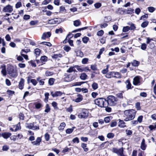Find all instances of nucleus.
<instances>
[{
    "label": "nucleus",
    "instance_id": "27",
    "mask_svg": "<svg viewBox=\"0 0 156 156\" xmlns=\"http://www.w3.org/2000/svg\"><path fill=\"white\" fill-rule=\"evenodd\" d=\"M140 64V62L136 61V60H134L132 62V66H137Z\"/></svg>",
    "mask_w": 156,
    "mask_h": 156
},
{
    "label": "nucleus",
    "instance_id": "18",
    "mask_svg": "<svg viewBox=\"0 0 156 156\" xmlns=\"http://www.w3.org/2000/svg\"><path fill=\"white\" fill-rule=\"evenodd\" d=\"M11 135V133L9 132L3 133L2 134V136L5 139H7Z\"/></svg>",
    "mask_w": 156,
    "mask_h": 156
},
{
    "label": "nucleus",
    "instance_id": "52",
    "mask_svg": "<svg viewBox=\"0 0 156 156\" xmlns=\"http://www.w3.org/2000/svg\"><path fill=\"white\" fill-rule=\"evenodd\" d=\"M30 82L33 84L35 86L37 83V82L36 80L32 79L30 80Z\"/></svg>",
    "mask_w": 156,
    "mask_h": 156
},
{
    "label": "nucleus",
    "instance_id": "54",
    "mask_svg": "<svg viewBox=\"0 0 156 156\" xmlns=\"http://www.w3.org/2000/svg\"><path fill=\"white\" fill-rule=\"evenodd\" d=\"M2 73L4 76H5L6 75V72L5 68H3L1 71Z\"/></svg>",
    "mask_w": 156,
    "mask_h": 156
},
{
    "label": "nucleus",
    "instance_id": "61",
    "mask_svg": "<svg viewBox=\"0 0 156 156\" xmlns=\"http://www.w3.org/2000/svg\"><path fill=\"white\" fill-rule=\"evenodd\" d=\"M51 1V0H45L42 2V4L46 5L49 3Z\"/></svg>",
    "mask_w": 156,
    "mask_h": 156
},
{
    "label": "nucleus",
    "instance_id": "15",
    "mask_svg": "<svg viewBox=\"0 0 156 156\" xmlns=\"http://www.w3.org/2000/svg\"><path fill=\"white\" fill-rule=\"evenodd\" d=\"M51 94L53 97H55L61 95L62 93L60 91H57L54 93L53 92H51Z\"/></svg>",
    "mask_w": 156,
    "mask_h": 156
},
{
    "label": "nucleus",
    "instance_id": "24",
    "mask_svg": "<svg viewBox=\"0 0 156 156\" xmlns=\"http://www.w3.org/2000/svg\"><path fill=\"white\" fill-rule=\"evenodd\" d=\"M148 127L151 131L155 130L156 129V123H155L153 125H150L148 126Z\"/></svg>",
    "mask_w": 156,
    "mask_h": 156
},
{
    "label": "nucleus",
    "instance_id": "8",
    "mask_svg": "<svg viewBox=\"0 0 156 156\" xmlns=\"http://www.w3.org/2000/svg\"><path fill=\"white\" fill-rule=\"evenodd\" d=\"M8 71L9 74L10 76L14 77L16 76V71L13 68H10V69L8 68Z\"/></svg>",
    "mask_w": 156,
    "mask_h": 156
},
{
    "label": "nucleus",
    "instance_id": "4",
    "mask_svg": "<svg viewBox=\"0 0 156 156\" xmlns=\"http://www.w3.org/2000/svg\"><path fill=\"white\" fill-rule=\"evenodd\" d=\"M105 76L107 78H110L112 77H115L116 78H121L119 73L117 72H110L107 73L105 75Z\"/></svg>",
    "mask_w": 156,
    "mask_h": 156
},
{
    "label": "nucleus",
    "instance_id": "60",
    "mask_svg": "<svg viewBox=\"0 0 156 156\" xmlns=\"http://www.w3.org/2000/svg\"><path fill=\"white\" fill-rule=\"evenodd\" d=\"M129 30H134L135 29L136 27L135 26V25L133 23H132L131 24L130 27H129Z\"/></svg>",
    "mask_w": 156,
    "mask_h": 156
},
{
    "label": "nucleus",
    "instance_id": "13",
    "mask_svg": "<svg viewBox=\"0 0 156 156\" xmlns=\"http://www.w3.org/2000/svg\"><path fill=\"white\" fill-rule=\"evenodd\" d=\"M77 98L76 99H73V101L78 103L80 102L83 99V97L81 95L79 94L77 95Z\"/></svg>",
    "mask_w": 156,
    "mask_h": 156
},
{
    "label": "nucleus",
    "instance_id": "12",
    "mask_svg": "<svg viewBox=\"0 0 156 156\" xmlns=\"http://www.w3.org/2000/svg\"><path fill=\"white\" fill-rule=\"evenodd\" d=\"M122 151H123V148H121L119 149H118L115 148H112V151L114 153L117 154L118 155H119L120 153Z\"/></svg>",
    "mask_w": 156,
    "mask_h": 156
},
{
    "label": "nucleus",
    "instance_id": "26",
    "mask_svg": "<svg viewBox=\"0 0 156 156\" xmlns=\"http://www.w3.org/2000/svg\"><path fill=\"white\" fill-rule=\"evenodd\" d=\"M87 145L85 143H82L81 144V146L82 148L83 149L84 151L87 152L88 151V149L87 147Z\"/></svg>",
    "mask_w": 156,
    "mask_h": 156
},
{
    "label": "nucleus",
    "instance_id": "22",
    "mask_svg": "<svg viewBox=\"0 0 156 156\" xmlns=\"http://www.w3.org/2000/svg\"><path fill=\"white\" fill-rule=\"evenodd\" d=\"M125 123L123 121L120 120L119 122V126L120 127L123 128L126 126Z\"/></svg>",
    "mask_w": 156,
    "mask_h": 156
},
{
    "label": "nucleus",
    "instance_id": "47",
    "mask_svg": "<svg viewBox=\"0 0 156 156\" xmlns=\"http://www.w3.org/2000/svg\"><path fill=\"white\" fill-rule=\"evenodd\" d=\"M50 110L49 106L48 104H47L46 106V108L44 110V112H46L48 113L49 112Z\"/></svg>",
    "mask_w": 156,
    "mask_h": 156
},
{
    "label": "nucleus",
    "instance_id": "62",
    "mask_svg": "<svg viewBox=\"0 0 156 156\" xmlns=\"http://www.w3.org/2000/svg\"><path fill=\"white\" fill-rule=\"evenodd\" d=\"M52 106L54 108H55L56 109L58 108V107L57 106V103L55 101H53L52 103Z\"/></svg>",
    "mask_w": 156,
    "mask_h": 156
},
{
    "label": "nucleus",
    "instance_id": "11",
    "mask_svg": "<svg viewBox=\"0 0 156 156\" xmlns=\"http://www.w3.org/2000/svg\"><path fill=\"white\" fill-rule=\"evenodd\" d=\"M51 35V33L50 32L44 33L43 34L41 37V38L42 39L45 40L47 38L50 37Z\"/></svg>",
    "mask_w": 156,
    "mask_h": 156
},
{
    "label": "nucleus",
    "instance_id": "51",
    "mask_svg": "<svg viewBox=\"0 0 156 156\" xmlns=\"http://www.w3.org/2000/svg\"><path fill=\"white\" fill-rule=\"evenodd\" d=\"M114 136V134L112 133H108L107 135V137L109 138H112Z\"/></svg>",
    "mask_w": 156,
    "mask_h": 156
},
{
    "label": "nucleus",
    "instance_id": "48",
    "mask_svg": "<svg viewBox=\"0 0 156 156\" xmlns=\"http://www.w3.org/2000/svg\"><path fill=\"white\" fill-rule=\"evenodd\" d=\"M72 141L74 143H78L79 142V139L77 137H76L73 138Z\"/></svg>",
    "mask_w": 156,
    "mask_h": 156
},
{
    "label": "nucleus",
    "instance_id": "49",
    "mask_svg": "<svg viewBox=\"0 0 156 156\" xmlns=\"http://www.w3.org/2000/svg\"><path fill=\"white\" fill-rule=\"evenodd\" d=\"M147 48V45L145 43H143L141 44V48L143 50H145Z\"/></svg>",
    "mask_w": 156,
    "mask_h": 156
},
{
    "label": "nucleus",
    "instance_id": "33",
    "mask_svg": "<svg viewBox=\"0 0 156 156\" xmlns=\"http://www.w3.org/2000/svg\"><path fill=\"white\" fill-rule=\"evenodd\" d=\"M92 87L94 90H96L98 87V84L95 82L93 83L92 85Z\"/></svg>",
    "mask_w": 156,
    "mask_h": 156
},
{
    "label": "nucleus",
    "instance_id": "10",
    "mask_svg": "<svg viewBox=\"0 0 156 156\" xmlns=\"http://www.w3.org/2000/svg\"><path fill=\"white\" fill-rule=\"evenodd\" d=\"M123 93L124 91H122V92L117 94L116 95L117 98L122 99L123 101L126 102V99L125 97H124L123 95Z\"/></svg>",
    "mask_w": 156,
    "mask_h": 156
},
{
    "label": "nucleus",
    "instance_id": "50",
    "mask_svg": "<svg viewBox=\"0 0 156 156\" xmlns=\"http://www.w3.org/2000/svg\"><path fill=\"white\" fill-rule=\"evenodd\" d=\"M40 44H44L46 45L47 46L49 47L51 46V44L50 43L47 42H43L41 43Z\"/></svg>",
    "mask_w": 156,
    "mask_h": 156
},
{
    "label": "nucleus",
    "instance_id": "25",
    "mask_svg": "<svg viewBox=\"0 0 156 156\" xmlns=\"http://www.w3.org/2000/svg\"><path fill=\"white\" fill-rule=\"evenodd\" d=\"M76 55L77 56L82 57L83 56V54L82 52L80 51H78L76 52Z\"/></svg>",
    "mask_w": 156,
    "mask_h": 156
},
{
    "label": "nucleus",
    "instance_id": "36",
    "mask_svg": "<svg viewBox=\"0 0 156 156\" xmlns=\"http://www.w3.org/2000/svg\"><path fill=\"white\" fill-rule=\"evenodd\" d=\"M64 50L66 52L69 51L71 49V48L67 45H65L63 48Z\"/></svg>",
    "mask_w": 156,
    "mask_h": 156
},
{
    "label": "nucleus",
    "instance_id": "29",
    "mask_svg": "<svg viewBox=\"0 0 156 156\" xmlns=\"http://www.w3.org/2000/svg\"><path fill=\"white\" fill-rule=\"evenodd\" d=\"M47 58V57L45 56H42L41 57L40 60L42 63H43L46 61Z\"/></svg>",
    "mask_w": 156,
    "mask_h": 156
},
{
    "label": "nucleus",
    "instance_id": "45",
    "mask_svg": "<svg viewBox=\"0 0 156 156\" xmlns=\"http://www.w3.org/2000/svg\"><path fill=\"white\" fill-rule=\"evenodd\" d=\"M19 117L20 120H23L24 118V114L22 113H20L19 115Z\"/></svg>",
    "mask_w": 156,
    "mask_h": 156
},
{
    "label": "nucleus",
    "instance_id": "9",
    "mask_svg": "<svg viewBox=\"0 0 156 156\" xmlns=\"http://www.w3.org/2000/svg\"><path fill=\"white\" fill-rule=\"evenodd\" d=\"M133 84L135 85H140V77L136 76L133 78Z\"/></svg>",
    "mask_w": 156,
    "mask_h": 156
},
{
    "label": "nucleus",
    "instance_id": "56",
    "mask_svg": "<svg viewBox=\"0 0 156 156\" xmlns=\"http://www.w3.org/2000/svg\"><path fill=\"white\" fill-rule=\"evenodd\" d=\"M138 123L137 120H133L131 122V124L133 126H135Z\"/></svg>",
    "mask_w": 156,
    "mask_h": 156
},
{
    "label": "nucleus",
    "instance_id": "32",
    "mask_svg": "<svg viewBox=\"0 0 156 156\" xmlns=\"http://www.w3.org/2000/svg\"><path fill=\"white\" fill-rule=\"evenodd\" d=\"M55 79L53 78H51L49 79L48 81L49 84L50 85H52L54 84Z\"/></svg>",
    "mask_w": 156,
    "mask_h": 156
},
{
    "label": "nucleus",
    "instance_id": "42",
    "mask_svg": "<svg viewBox=\"0 0 156 156\" xmlns=\"http://www.w3.org/2000/svg\"><path fill=\"white\" fill-rule=\"evenodd\" d=\"M108 67L107 66V68L106 69H104L102 70L101 72L103 74H106L108 72Z\"/></svg>",
    "mask_w": 156,
    "mask_h": 156
},
{
    "label": "nucleus",
    "instance_id": "43",
    "mask_svg": "<svg viewBox=\"0 0 156 156\" xmlns=\"http://www.w3.org/2000/svg\"><path fill=\"white\" fill-rule=\"evenodd\" d=\"M89 40V38L87 37H83L82 39L83 42L85 44L87 43Z\"/></svg>",
    "mask_w": 156,
    "mask_h": 156
},
{
    "label": "nucleus",
    "instance_id": "38",
    "mask_svg": "<svg viewBox=\"0 0 156 156\" xmlns=\"http://www.w3.org/2000/svg\"><path fill=\"white\" fill-rule=\"evenodd\" d=\"M35 53L36 55V56H38L40 54L41 52L40 50L38 48L35 49Z\"/></svg>",
    "mask_w": 156,
    "mask_h": 156
},
{
    "label": "nucleus",
    "instance_id": "57",
    "mask_svg": "<svg viewBox=\"0 0 156 156\" xmlns=\"http://www.w3.org/2000/svg\"><path fill=\"white\" fill-rule=\"evenodd\" d=\"M90 68L93 70L96 71L97 70L96 66L95 65H91L90 66Z\"/></svg>",
    "mask_w": 156,
    "mask_h": 156
},
{
    "label": "nucleus",
    "instance_id": "31",
    "mask_svg": "<svg viewBox=\"0 0 156 156\" xmlns=\"http://www.w3.org/2000/svg\"><path fill=\"white\" fill-rule=\"evenodd\" d=\"M149 23L147 21H145L144 22L141 24V27L143 28H145L146 27Z\"/></svg>",
    "mask_w": 156,
    "mask_h": 156
},
{
    "label": "nucleus",
    "instance_id": "21",
    "mask_svg": "<svg viewBox=\"0 0 156 156\" xmlns=\"http://www.w3.org/2000/svg\"><path fill=\"white\" fill-rule=\"evenodd\" d=\"M87 76L86 73H83L81 74L80 76V78L83 80H85L87 78Z\"/></svg>",
    "mask_w": 156,
    "mask_h": 156
},
{
    "label": "nucleus",
    "instance_id": "3",
    "mask_svg": "<svg viewBox=\"0 0 156 156\" xmlns=\"http://www.w3.org/2000/svg\"><path fill=\"white\" fill-rule=\"evenodd\" d=\"M107 103L110 106H115L117 104L118 99L112 95L109 96L107 98Z\"/></svg>",
    "mask_w": 156,
    "mask_h": 156
},
{
    "label": "nucleus",
    "instance_id": "28",
    "mask_svg": "<svg viewBox=\"0 0 156 156\" xmlns=\"http://www.w3.org/2000/svg\"><path fill=\"white\" fill-rule=\"evenodd\" d=\"M52 58H55L56 59L58 58H61L62 57V55L61 54H54L53 55H52Z\"/></svg>",
    "mask_w": 156,
    "mask_h": 156
},
{
    "label": "nucleus",
    "instance_id": "64",
    "mask_svg": "<svg viewBox=\"0 0 156 156\" xmlns=\"http://www.w3.org/2000/svg\"><path fill=\"white\" fill-rule=\"evenodd\" d=\"M60 19L59 18H55L54 19L55 22L56 23H60Z\"/></svg>",
    "mask_w": 156,
    "mask_h": 156
},
{
    "label": "nucleus",
    "instance_id": "40",
    "mask_svg": "<svg viewBox=\"0 0 156 156\" xmlns=\"http://www.w3.org/2000/svg\"><path fill=\"white\" fill-rule=\"evenodd\" d=\"M111 20V17L110 16H108L105 18L104 21L106 22H108Z\"/></svg>",
    "mask_w": 156,
    "mask_h": 156
},
{
    "label": "nucleus",
    "instance_id": "41",
    "mask_svg": "<svg viewBox=\"0 0 156 156\" xmlns=\"http://www.w3.org/2000/svg\"><path fill=\"white\" fill-rule=\"evenodd\" d=\"M35 107L36 109H39L42 107V105L40 103H36L35 105Z\"/></svg>",
    "mask_w": 156,
    "mask_h": 156
},
{
    "label": "nucleus",
    "instance_id": "14",
    "mask_svg": "<svg viewBox=\"0 0 156 156\" xmlns=\"http://www.w3.org/2000/svg\"><path fill=\"white\" fill-rule=\"evenodd\" d=\"M146 147L147 145L145 144V140L144 139H143L141 144V149L143 150H145Z\"/></svg>",
    "mask_w": 156,
    "mask_h": 156
},
{
    "label": "nucleus",
    "instance_id": "34",
    "mask_svg": "<svg viewBox=\"0 0 156 156\" xmlns=\"http://www.w3.org/2000/svg\"><path fill=\"white\" fill-rule=\"evenodd\" d=\"M23 52H25L26 53V52L24 51V50H22L21 52V55L26 60L28 59V56L27 55H24L23 54Z\"/></svg>",
    "mask_w": 156,
    "mask_h": 156
},
{
    "label": "nucleus",
    "instance_id": "55",
    "mask_svg": "<svg viewBox=\"0 0 156 156\" xmlns=\"http://www.w3.org/2000/svg\"><path fill=\"white\" fill-rule=\"evenodd\" d=\"M5 39L7 41H10L11 40V38L9 34H7L5 36Z\"/></svg>",
    "mask_w": 156,
    "mask_h": 156
},
{
    "label": "nucleus",
    "instance_id": "20",
    "mask_svg": "<svg viewBox=\"0 0 156 156\" xmlns=\"http://www.w3.org/2000/svg\"><path fill=\"white\" fill-rule=\"evenodd\" d=\"M81 24L80 21L79 20H77L73 21V25L75 27H78Z\"/></svg>",
    "mask_w": 156,
    "mask_h": 156
},
{
    "label": "nucleus",
    "instance_id": "5",
    "mask_svg": "<svg viewBox=\"0 0 156 156\" xmlns=\"http://www.w3.org/2000/svg\"><path fill=\"white\" fill-rule=\"evenodd\" d=\"M26 127L30 129H33V130L39 129V126L37 125H35L34 122L27 124Z\"/></svg>",
    "mask_w": 156,
    "mask_h": 156
},
{
    "label": "nucleus",
    "instance_id": "35",
    "mask_svg": "<svg viewBox=\"0 0 156 156\" xmlns=\"http://www.w3.org/2000/svg\"><path fill=\"white\" fill-rule=\"evenodd\" d=\"M75 127H73L72 128L67 129L66 130V132L67 133L70 134L72 133L74 130Z\"/></svg>",
    "mask_w": 156,
    "mask_h": 156
},
{
    "label": "nucleus",
    "instance_id": "7",
    "mask_svg": "<svg viewBox=\"0 0 156 156\" xmlns=\"http://www.w3.org/2000/svg\"><path fill=\"white\" fill-rule=\"evenodd\" d=\"M78 117L80 118H85L88 116V112L86 110H83L82 112L79 114Z\"/></svg>",
    "mask_w": 156,
    "mask_h": 156
},
{
    "label": "nucleus",
    "instance_id": "39",
    "mask_svg": "<svg viewBox=\"0 0 156 156\" xmlns=\"http://www.w3.org/2000/svg\"><path fill=\"white\" fill-rule=\"evenodd\" d=\"M104 33V31L102 30H101L97 32V35L98 36H101Z\"/></svg>",
    "mask_w": 156,
    "mask_h": 156
},
{
    "label": "nucleus",
    "instance_id": "63",
    "mask_svg": "<svg viewBox=\"0 0 156 156\" xmlns=\"http://www.w3.org/2000/svg\"><path fill=\"white\" fill-rule=\"evenodd\" d=\"M73 36V34H72L71 33L69 32L67 36L66 37L68 38V39H70L72 38Z\"/></svg>",
    "mask_w": 156,
    "mask_h": 156
},
{
    "label": "nucleus",
    "instance_id": "53",
    "mask_svg": "<svg viewBox=\"0 0 156 156\" xmlns=\"http://www.w3.org/2000/svg\"><path fill=\"white\" fill-rule=\"evenodd\" d=\"M44 137L46 141H48L49 140V135L48 133H46L45 134Z\"/></svg>",
    "mask_w": 156,
    "mask_h": 156
},
{
    "label": "nucleus",
    "instance_id": "1",
    "mask_svg": "<svg viewBox=\"0 0 156 156\" xmlns=\"http://www.w3.org/2000/svg\"><path fill=\"white\" fill-rule=\"evenodd\" d=\"M136 111L134 109L125 110L124 112V120L128 121L133 119L135 117Z\"/></svg>",
    "mask_w": 156,
    "mask_h": 156
},
{
    "label": "nucleus",
    "instance_id": "37",
    "mask_svg": "<svg viewBox=\"0 0 156 156\" xmlns=\"http://www.w3.org/2000/svg\"><path fill=\"white\" fill-rule=\"evenodd\" d=\"M129 27L127 26L123 27L122 29V31L124 32H126L129 30Z\"/></svg>",
    "mask_w": 156,
    "mask_h": 156
},
{
    "label": "nucleus",
    "instance_id": "59",
    "mask_svg": "<svg viewBox=\"0 0 156 156\" xmlns=\"http://www.w3.org/2000/svg\"><path fill=\"white\" fill-rule=\"evenodd\" d=\"M94 6L96 8H99L101 5V4L100 3H97L94 5Z\"/></svg>",
    "mask_w": 156,
    "mask_h": 156
},
{
    "label": "nucleus",
    "instance_id": "58",
    "mask_svg": "<svg viewBox=\"0 0 156 156\" xmlns=\"http://www.w3.org/2000/svg\"><path fill=\"white\" fill-rule=\"evenodd\" d=\"M143 118V116L142 115H140L139 116L137 119V120L138 121V122H139V123H141L142 122V119Z\"/></svg>",
    "mask_w": 156,
    "mask_h": 156
},
{
    "label": "nucleus",
    "instance_id": "16",
    "mask_svg": "<svg viewBox=\"0 0 156 156\" xmlns=\"http://www.w3.org/2000/svg\"><path fill=\"white\" fill-rule=\"evenodd\" d=\"M64 76L65 77L64 78L65 81L66 82H69L71 81L70 74L65 73Z\"/></svg>",
    "mask_w": 156,
    "mask_h": 156
},
{
    "label": "nucleus",
    "instance_id": "46",
    "mask_svg": "<svg viewBox=\"0 0 156 156\" xmlns=\"http://www.w3.org/2000/svg\"><path fill=\"white\" fill-rule=\"evenodd\" d=\"M20 129L21 127L20 126V122H19V123L16 125V128L14 131L16 132L17 130Z\"/></svg>",
    "mask_w": 156,
    "mask_h": 156
},
{
    "label": "nucleus",
    "instance_id": "17",
    "mask_svg": "<svg viewBox=\"0 0 156 156\" xmlns=\"http://www.w3.org/2000/svg\"><path fill=\"white\" fill-rule=\"evenodd\" d=\"M24 82V80L23 79L21 78L19 84V87L21 90L23 88Z\"/></svg>",
    "mask_w": 156,
    "mask_h": 156
},
{
    "label": "nucleus",
    "instance_id": "19",
    "mask_svg": "<svg viewBox=\"0 0 156 156\" xmlns=\"http://www.w3.org/2000/svg\"><path fill=\"white\" fill-rule=\"evenodd\" d=\"M125 83L126 84V88H127V90L131 88L132 85L129 80H126Z\"/></svg>",
    "mask_w": 156,
    "mask_h": 156
},
{
    "label": "nucleus",
    "instance_id": "2",
    "mask_svg": "<svg viewBox=\"0 0 156 156\" xmlns=\"http://www.w3.org/2000/svg\"><path fill=\"white\" fill-rule=\"evenodd\" d=\"M94 102L96 105L100 107H106L107 106L106 100L104 98H99L95 99Z\"/></svg>",
    "mask_w": 156,
    "mask_h": 156
},
{
    "label": "nucleus",
    "instance_id": "30",
    "mask_svg": "<svg viewBox=\"0 0 156 156\" xmlns=\"http://www.w3.org/2000/svg\"><path fill=\"white\" fill-rule=\"evenodd\" d=\"M73 71L76 72L74 67H70L67 70V72L68 73H71Z\"/></svg>",
    "mask_w": 156,
    "mask_h": 156
},
{
    "label": "nucleus",
    "instance_id": "23",
    "mask_svg": "<svg viewBox=\"0 0 156 156\" xmlns=\"http://www.w3.org/2000/svg\"><path fill=\"white\" fill-rule=\"evenodd\" d=\"M66 126V124L65 122H62L60 124V126L58 127V129L60 130H62Z\"/></svg>",
    "mask_w": 156,
    "mask_h": 156
},
{
    "label": "nucleus",
    "instance_id": "44",
    "mask_svg": "<svg viewBox=\"0 0 156 156\" xmlns=\"http://www.w3.org/2000/svg\"><path fill=\"white\" fill-rule=\"evenodd\" d=\"M148 9L150 12H153L155 9V8L153 7H149L148 8Z\"/></svg>",
    "mask_w": 156,
    "mask_h": 156
},
{
    "label": "nucleus",
    "instance_id": "6",
    "mask_svg": "<svg viewBox=\"0 0 156 156\" xmlns=\"http://www.w3.org/2000/svg\"><path fill=\"white\" fill-rule=\"evenodd\" d=\"M13 11L12 7L10 5L5 6L3 9V11L6 12L10 13Z\"/></svg>",
    "mask_w": 156,
    "mask_h": 156
}]
</instances>
